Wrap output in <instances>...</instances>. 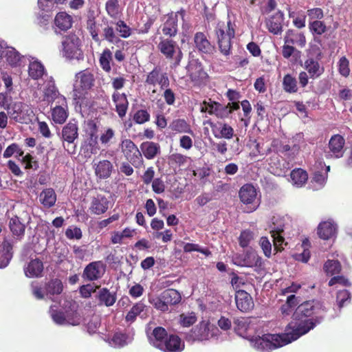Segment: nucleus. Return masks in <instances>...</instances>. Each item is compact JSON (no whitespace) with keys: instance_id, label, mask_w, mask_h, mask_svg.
Listing matches in <instances>:
<instances>
[{"instance_id":"obj_10","label":"nucleus","mask_w":352,"mask_h":352,"mask_svg":"<svg viewBox=\"0 0 352 352\" xmlns=\"http://www.w3.org/2000/svg\"><path fill=\"white\" fill-rule=\"evenodd\" d=\"M233 263L240 267H261L262 265V258L257 252L250 249L243 254H235L232 257Z\"/></svg>"},{"instance_id":"obj_8","label":"nucleus","mask_w":352,"mask_h":352,"mask_svg":"<svg viewBox=\"0 0 352 352\" xmlns=\"http://www.w3.org/2000/svg\"><path fill=\"white\" fill-rule=\"evenodd\" d=\"M61 52L63 56L68 60H80L84 58L80 40L76 34H69L63 38Z\"/></svg>"},{"instance_id":"obj_26","label":"nucleus","mask_w":352,"mask_h":352,"mask_svg":"<svg viewBox=\"0 0 352 352\" xmlns=\"http://www.w3.org/2000/svg\"><path fill=\"white\" fill-rule=\"evenodd\" d=\"M28 75L29 76L34 80H38L45 76L46 78L49 77L47 75L45 68L44 65L38 60L36 58H32L30 60V63L28 66Z\"/></svg>"},{"instance_id":"obj_61","label":"nucleus","mask_w":352,"mask_h":352,"mask_svg":"<svg viewBox=\"0 0 352 352\" xmlns=\"http://www.w3.org/2000/svg\"><path fill=\"white\" fill-rule=\"evenodd\" d=\"M197 316L194 312L182 314L179 316V323L182 326L188 327L195 323Z\"/></svg>"},{"instance_id":"obj_48","label":"nucleus","mask_w":352,"mask_h":352,"mask_svg":"<svg viewBox=\"0 0 352 352\" xmlns=\"http://www.w3.org/2000/svg\"><path fill=\"white\" fill-rule=\"evenodd\" d=\"M98 298L101 302L104 303L107 307L113 305L116 300L115 295L106 288H102L100 290Z\"/></svg>"},{"instance_id":"obj_1","label":"nucleus","mask_w":352,"mask_h":352,"mask_svg":"<svg viewBox=\"0 0 352 352\" xmlns=\"http://www.w3.org/2000/svg\"><path fill=\"white\" fill-rule=\"evenodd\" d=\"M314 301H307L300 305L294 314V319L280 334H264L262 336L247 338L251 346L261 352H269L296 340L308 333L316 326V322L310 318L316 313Z\"/></svg>"},{"instance_id":"obj_12","label":"nucleus","mask_w":352,"mask_h":352,"mask_svg":"<svg viewBox=\"0 0 352 352\" xmlns=\"http://www.w3.org/2000/svg\"><path fill=\"white\" fill-rule=\"evenodd\" d=\"M241 201L246 205H251V212L255 210L260 204V199L255 187L250 184L243 185L239 190Z\"/></svg>"},{"instance_id":"obj_6","label":"nucleus","mask_w":352,"mask_h":352,"mask_svg":"<svg viewBox=\"0 0 352 352\" xmlns=\"http://www.w3.org/2000/svg\"><path fill=\"white\" fill-rule=\"evenodd\" d=\"M239 109L238 102H229L226 105H223L219 102L209 100L204 101L201 107V112H208L210 115H214L220 119L227 118L232 113L233 111Z\"/></svg>"},{"instance_id":"obj_28","label":"nucleus","mask_w":352,"mask_h":352,"mask_svg":"<svg viewBox=\"0 0 352 352\" xmlns=\"http://www.w3.org/2000/svg\"><path fill=\"white\" fill-rule=\"evenodd\" d=\"M94 167L96 177L100 179L109 178L113 168L112 163L107 160L99 161Z\"/></svg>"},{"instance_id":"obj_16","label":"nucleus","mask_w":352,"mask_h":352,"mask_svg":"<svg viewBox=\"0 0 352 352\" xmlns=\"http://www.w3.org/2000/svg\"><path fill=\"white\" fill-rule=\"evenodd\" d=\"M207 123L211 128L212 133L216 138L230 140L234 135V129L226 122L220 121L214 122L211 120H208Z\"/></svg>"},{"instance_id":"obj_9","label":"nucleus","mask_w":352,"mask_h":352,"mask_svg":"<svg viewBox=\"0 0 352 352\" xmlns=\"http://www.w3.org/2000/svg\"><path fill=\"white\" fill-rule=\"evenodd\" d=\"M8 227L12 236L18 240H21L25 232V221L29 223L30 217L28 213L23 210L20 216L18 214H8Z\"/></svg>"},{"instance_id":"obj_17","label":"nucleus","mask_w":352,"mask_h":352,"mask_svg":"<svg viewBox=\"0 0 352 352\" xmlns=\"http://www.w3.org/2000/svg\"><path fill=\"white\" fill-rule=\"evenodd\" d=\"M158 48L167 58H172L174 54L177 51L174 64L175 66L179 64L182 57V54L181 50L178 47H176L175 43L174 41L168 39H164L159 43Z\"/></svg>"},{"instance_id":"obj_49","label":"nucleus","mask_w":352,"mask_h":352,"mask_svg":"<svg viewBox=\"0 0 352 352\" xmlns=\"http://www.w3.org/2000/svg\"><path fill=\"white\" fill-rule=\"evenodd\" d=\"M112 60V53L111 50L106 48L103 50L100 57V64L105 72H109L111 70V61Z\"/></svg>"},{"instance_id":"obj_41","label":"nucleus","mask_w":352,"mask_h":352,"mask_svg":"<svg viewBox=\"0 0 352 352\" xmlns=\"http://www.w3.org/2000/svg\"><path fill=\"white\" fill-rule=\"evenodd\" d=\"M55 25L61 30H67L72 27V18L67 13L61 12L56 14L54 19Z\"/></svg>"},{"instance_id":"obj_54","label":"nucleus","mask_w":352,"mask_h":352,"mask_svg":"<svg viewBox=\"0 0 352 352\" xmlns=\"http://www.w3.org/2000/svg\"><path fill=\"white\" fill-rule=\"evenodd\" d=\"M309 28L313 34L322 35L327 31L326 25L320 20L309 21Z\"/></svg>"},{"instance_id":"obj_62","label":"nucleus","mask_w":352,"mask_h":352,"mask_svg":"<svg viewBox=\"0 0 352 352\" xmlns=\"http://www.w3.org/2000/svg\"><path fill=\"white\" fill-rule=\"evenodd\" d=\"M84 149L87 150V155L90 157L92 154H96L100 150L98 143L97 142V137L91 135L88 142L85 144Z\"/></svg>"},{"instance_id":"obj_52","label":"nucleus","mask_w":352,"mask_h":352,"mask_svg":"<svg viewBox=\"0 0 352 352\" xmlns=\"http://www.w3.org/2000/svg\"><path fill=\"white\" fill-rule=\"evenodd\" d=\"M63 283L58 279H54L50 281L46 286L47 294H60L63 291Z\"/></svg>"},{"instance_id":"obj_3","label":"nucleus","mask_w":352,"mask_h":352,"mask_svg":"<svg viewBox=\"0 0 352 352\" xmlns=\"http://www.w3.org/2000/svg\"><path fill=\"white\" fill-rule=\"evenodd\" d=\"M216 35L221 54L228 56L232 47V39L235 35V25L230 20L226 23L224 22L218 23L216 28Z\"/></svg>"},{"instance_id":"obj_53","label":"nucleus","mask_w":352,"mask_h":352,"mask_svg":"<svg viewBox=\"0 0 352 352\" xmlns=\"http://www.w3.org/2000/svg\"><path fill=\"white\" fill-rule=\"evenodd\" d=\"M302 247L303 248L302 252L296 254L295 255V258L297 261L303 263H307L310 258V251L309 250V248L310 247V243L307 239H305L302 241Z\"/></svg>"},{"instance_id":"obj_11","label":"nucleus","mask_w":352,"mask_h":352,"mask_svg":"<svg viewBox=\"0 0 352 352\" xmlns=\"http://www.w3.org/2000/svg\"><path fill=\"white\" fill-rule=\"evenodd\" d=\"M345 140L340 135H333L327 147L324 151V156L327 159H338L343 156L344 153Z\"/></svg>"},{"instance_id":"obj_7","label":"nucleus","mask_w":352,"mask_h":352,"mask_svg":"<svg viewBox=\"0 0 352 352\" xmlns=\"http://www.w3.org/2000/svg\"><path fill=\"white\" fill-rule=\"evenodd\" d=\"M33 96L37 102L46 101L48 103L56 102L59 100L60 97H64L60 94L52 76L45 79L43 88L41 87L36 90Z\"/></svg>"},{"instance_id":"obj_36","label":"nucleus","mask_w":352,"mask_h":352,"mask_svg":"<svg viewBox=\"0 0 352 352\" xmlns=\"http://www.w3.org/2000/svg\"><path fill=\"white\" fill-rule=\"evenodd\" d=\"M284 41L285 44L304 47L306 43V38L303 33L298 32L294 30H288L285 33Z\"/></svg>"},{"instance_id":"obj_39","label":"nucleus","mask_w":352,"mask_h":352,"mask_svg":"<svg viewBox=\"0 0 352 352\" xmlns=\"http://www.w3.org/2000/svg\"><path fill=\"white\" fill-rule=\"evenodd\" d=\"M140 149L144 156L148 160L153 159L160 153V144L153 142H145L142 143Z\"/></svg>"},{"instance_id":"obj_31","label":"nucleus","mask_w":352,"mask_h":352,"mask_svg":"<svg viewBox=\"0 0 352 352\" xmlns=\"http://www.w3.org/2000/svg\"><path fill=\"white\" fill-rule=\"evenodd\" d=\"M56 194L53 188L43 190L38 195V201L45 208L53 207L56 202Z\"/></svg>"},{"instance_id":"obj_44","label":"nucleus","mask_w":352,"mask_h":352,"mask_svg":"<svg viewBox=\"0 0 352 352\" xmlns=\"http://www.w3.org/2000/svg\"><path fill=\"white\" fill-rule=\"evenodd\" d=\"M12 246L9 241L3 243V253L0 255V268H4L10 263L12 258Z\"/></svg>"},{"instance_id":"obj_57","label":"nucleus","mask_w":352,"mask_h":352,"mask_svg":"<svg viewBox=\"0 0 352 352\" xmlns=\"http://www.w3.org/2000/svg\"><path fill=\"white\" fill-rule=\"evenodd\" d=\"M115 138V131L111 128L104 129L100 135V143L105 146H109Z\"/></svg>"},{"instance_id":"obj_59","label":"nucleus","mask_w":352,"mask_h":352,"mask_svg":"<svg viewBox=\"0 0 352 352\" xmlns=\"http://www.w3.org/2000/svg\"><path fill=\"white\" fill-rule=\"evenodd\" d=\"M107 14L113 19H116L119 15V3L118 0H108L105 5Z\"/></svg>"},{"instance_id":"obj_43","label":"nucleus","mask_w":352,"mask_h":352,"mask_svg":"<svg viewBox=\"0 0 352 352\" xmlns=\"http://www.w3.org/2000/svg\"><path fill=\"white\" fill-rule=\"evenodd\" d=\"M161 294L162 295V298L166 301L168 305L178 304L182 300L180 293L173 289H166Z\"/></svg>"},{"instance_id":"obj_55","label":"nucleus","mask_w":352,"mask_h":352,"mask_svg":"<svg viewBox=\"0 0 352 352\" xmlns=\"http://www.w3.org/2000/svg\"><path fill=\"white\" fill-rule=\"evenodd\" d=\"M251 320L249 318H241L236 321V331L242 337H245V333L250 329Z\"/></svg>"},{"instance_id":"obj_34","label":"nucleus","mask_w":352,"mask_h":352,"mask_svg":"<svg viewBox=\"0 0 352 352\" xmlns=\"http://www.w3.org/2000/svg\"><path fill=\"white\" fill-rule=\"evenodd\" d=\"M43 270V262L38 258L31 260L24 267L25 274L29 278L41 276Z\"/></svg>"},{"instance_id":"obj_32","label":"nucleus","mask_w":352,"mask_h":352,"mask_svg":"<svg viewBox=\"0 0 352 352\" xmlns=\"http://www.w3.org/2000/svg\"><path fill=\"white\" fill-rule=\"evenodd\" d=\"M78 137V127L76 122H68L62 130V138L69 144L74 143Z\"/></svg>"},{"instance_id":"obj_5","label":"nucleus","mask_w":352,"mask_h":352,"mask_svg":"<svg viewBox=\"0 0 352 352\" xmlns=\"http://www.w3.org/2000/svg\"><path fill=\"white\" fill-rule=\"evenodd\" d=\"M94 75L89 69L80 71L75 75L74 98L78 100L77 102L94 87Z\"/></svg>"},{"instance_id":"obj_40","label":"nucleus","mask_w":352,"mask_h":352,"mask_svg":"<svg viewBox=\"0 0 352 352\" xmlns=\"http://www.w3.org/2000/svg\"><path fill=\"white\" fill-rule=\"evenodd\" d=\"M187 71L192 81L203 79L206 76V73L204 72L201 64L196 61L190 63L187 66Z\"/></svg>"},{"instance_id":"obj_63","label":"nucleus","mask_w":352,"mask_h":352,"mask_svg":"<svg viewBox=\"0 0 352 352\" xmlns=\"http://www.w3.org/2000/svg\"><path fill=\"white\" fill-rule=\"evenodd\" d=\"M21 162L26 169L36 170L38 168V163L35 157L30 154H26L21 157Z\"/></svg>"},{"instance_id":"obj_22","label":"nucleus","mask_w":352,"mask_h":352,"mask_svg":"<svg viewBox=\"0 0 352 352\" xmlns=\"http://www.w3.org/2000/svg\"><path fill=\"white\" fill-rule=\"evenodd\" d=\"M168 336L165 329L158 327L155 328L150 335H148V338L152 346L160 349L164 348V342H166Z\"/></svg>"},{"instance_id":"obj_60","label":"nucleus","mask_w":352,"mask_h":352,"mask_svg":"<svg viewBox=\"0 0 352 352\" xmlns=\"http://www.w3.org/2000/svg\"><path fill=\"white\" fill-rule=\"evenodd\" d=\"M324 270L327 274L334 275L341 270V265L338 261L328 260L324 265Z\"/></svg>"},{"instance_id":"obj_51","label":"nucleus","mask_w":352,"mask_h":352,"mask_svg":"<svg viewBox=\"0 0 352 352\" xmlns=\"http://www.w3.org/2000/svg\"><path fill=\"white\" fill-rule=\"evenodd\" d=\"M289 17L293 19V24L296 28L301 29L305 27L306 15L302 12L289 10Z\"/></svg>"},{"instance_id":"obj_4","label":"nucleus","mask_w":352,"mask_h":352,"mask_svg":"<svg viewBox=\"0 0 352 352\" xmlns=\"http://www.w3.org/2000/svg\"><path fill=\"white\" fill-rule=\"evenodd\" d=\"M219 330L208 321H201L186 336L188 342L205 341L211 338L218 339Z\"/></svg>"},{"instance_id":"obj_14","label":"nucleus","mask_w":352,"mask_h":352,"mask_svg":"<svg viewBox=\"0 0 352 352\" xmlns=\"http://www.w3.org/2000/svg\"><path fill=\"white\" fill-rule=\"evenodd\" d=\"M120 146L125 157L132 164H140L142 162L141 152L131 140L125 139L122 140Z\"/></svg>"},{"instance_id":"obj_18","label":"nucleus","mask_w":352,"mask_h":352,"mask_svg":"<svg viewBox=\"0 0 352 352\" xmlns=\"http://www.w3.org/2000/svg\"><path fill=\"white\" fill-rule=\"evenodd\" d=\"M68 117L67 103L65 97H60L56 106L52 109V119L56 124L64 123Z\"/></svg>"},{"instance_id":"obj_38","label":"nucleus","mask_w":352,"mask_h":352,"mask_svg":"<svg viewBox=\"0 0 352 352\" xmlns=\"http://www.w3.org/2000/svg\"><path fill=\"white\" fill-rule=\"evenodd\" d=\"M304 67L312 78L319 77L324 72L323 67L312 58H309L305 61Z\"/></svg>"},{"instance_id":"obj_13","label":"nucleus","mask_w":352,"mask_h":352,"mask_svg":"<svg viewBox=\"0 0 352 352\" xmlns=\"http://www.w3.org/2000/svg\"><path fill=\"white\" fill-rule=\"evenodd\" d=\"M8 113L15 121L23 123L30 120L33 112L28 104L22 102H14L12 103Z\"/></svg>"},{"instance_id":"obj_64","label":"nucleus","mask_w":352,"mask_h":352,"mask_svg":"<svg viewBox=\"0 0 352 352\" xmlns=\"http://www.w3.org/2000/svg\"><path fill=\"white\" fill-rule=\"evenodd\" d=\"M16 154V157H21L23 155V152L19 148V145L13 143L8 146L5 150L3 156L5 158H9Z\"/></svg>"},{"instance_id":"obj_29","label":"nucleus","mask_w":352,"mask_h":352,"mask_svg":"<svg viewBox=\"0 0 352 352\" xmlns=\"http://www.w3.org/2000/svg\"><path fill=\"white\" fill-rule=\"evenodd\" d=\"M164 345V348L160 349L164 352H181L184 349V343L175 335H169Z\"/></svg>"},{"instance_id":"obj_33","label":"nucleus","mask_w":352,"mask_h":352,"mask_svg":"<svg viewBox=\"0 0 352 352\" xmlns=\"http://www.w3.org/2000/svg\"><path fill=\"white\" fill-rule=\"evenodd\" d=\"M147 310L146 306L143 302H137L127 313L125 317L126 321L132 323L135 320L138 316H140L141 318H146L147 316Z\"/></svg>"},{"instance_id":"obj_15","label":"nucleus","mask_w":352,"mask_h":352,"mask_svg":"<svg viewBox=\"0 0 352 352\" xmlns=\"http://www.w3.org/2000/svg\"><path fill=\"white\" fill-rule=\"evenodd\" d=\"M106 271V265L102 261H94L89 263L84 269L82 277L89 281L101 278Z\"/></svg>"},{"instance_id":"obj_20","label":"nucleus","mask_w":352,"mask_h":352,"mask_svg":"<svg viewBox=\"0 0 352 352\" xmlns=\"http://www.w3.org/2000/svg\"><path fill=\"white\" fill-rule=\"evenodd\" d=\"M235 301L237 308L243 312L249 311L254 307V302L251 296L244 290L236 291Z\"/></svg>"},{"instance_id":"obj_35","label":"nucleus","mask_w":352,"mask_h":352,"mask_svg":"<svg viewBox=\"0 0 352 352\" xmlns=\"http://www.w3.org/2000/svg\"><path fill=\"white\" fill-rule=\"evenodd\" d=\"M7 63L11 67H21L25 63V56H21L14 47L10 46L5 54Z\"/></svg>"},{"instance_id":"obj_24","label":"nucleus","mask_w":352,"mask_h":352,"mask_svg":"<svg viewBox=\"0 0 352 352\" xmlns=\"http://www.w3.org/2000/svg\"><path fill=\"white\" fill-rule=\"evenodd\" d=\"M337 230V225L332 221L321 222L318 226V234L320 238L328 240L333 238Z\"/></svg>"},{"instance_id":"obj_58","label":"nucleus","mask_w":352,"mask_h":352,"mask_svg":"<svg viewBox=\"0 0 352 352\" xmlns=\"http://www.w3.org/2000/svg\"><path fill=\"white\" fill-rule=\"evenodd\" d=\"M336 302L340 309L349 305L351 302L349 292L346 289L340 290L337 294Z\"/></svg>"},{"instance_id":"obj_25","label":"nucleus","mask_w":352,"mask_h":352,"mask_svg":"<svg viewBox=\"0 0 352 352\" xmlns=\"http://www.w3.org/2000/svg\"><path fill=\"white\" fill-rule=\"evenodd\" d=\"M194 42L195 47L201 53L210 54L214 50V46L211 45L207 36L203 32H197L195 34Z\"/></svg>"},{"instance_id":"obj_46","label":"nucleus","mask_w":352,"mask_h":352,"mask_svg":"<svg viewBox=\"0 0 352 352\" xmlns=\"http://www.w3.org/2000/svg\"><path fill=\"white\" fill-rule=\"evenodd\" d=\"M170 129L177 133H186L192 134L190 126L182 119L174 120L170 125Z\"/></svg>"},{"instance_id":"obj_45","label":"nucleus","mask_w":352,"mask_h":352,"mask_svg":"<svg viewBox=\"0 0 352 352\" xmlns=\"http://www.w3.org/2000/svg\"><path fill=\"white\" fill-rule=\"evenodd\" d=\"M285 227L284 218L279 215H274L271 219L270 233L271 234H277L283 233Z\"/></svg>"},{"instance_id":"obj_21","label":"nucleus","mask_w":352,"mask_h":352,"mask_svg":"<svg viewBox=\"0 0 352 352\" xmlns=\"http://www.w3.org/2000/svg\"><path fill=\"white\" fill-rule=\"evenodd\" d=\"M146 82L154 86L158 84L162 89L168 87L170 84L166 74L160 72L157 69H154L148 74Z\"/></svg>"},{"instance_id":"obj_19","label":"nucleus","mask_w":352,"mask_h":352,"mask_svg":"<svg viewBox=\"0 0 352 352\" xmlns=\"http://www.w3.org/2000/svg\"><path fill=\"white\" fill-rule=\"evenodd\" d=\"M321 167L320 170H315L313 177L311 180V188L318 190L324 187L327 179L328 172L330 170V166L319 163Z\"/></svg>"},{"instance_id":"obj_42","label":"nucleus","mask_w":352,"mask_h":352,"mask_svg":"<svg viewBox=\"0 0 352 352\" xmlns=\"http://www.w3.org/2000/svg\"><path fill=\"white\" fill-rule=\"evenodd\" d=\"M291 182L296 187L302 186L307 181L308 176L306 171L301 168L294 169L290 174Z\"/></svg>"},{"instance_id":"obj_56","label":"nucleus","mask_w":352,"mask_h":352,"mask_svg":"<svg viewBox=\"0 0 352 352\" xmlns=\"http://www.w3.org/2000/svg\"><path fill=\"white\" fill-rule=\"evenodd\" d=\"M267 161L268 162L270 171L275 175H279L281 171V166L278 153H274Z\"/></svg>"},{"instance_id":"obj_47","label":"nucleus","mask_w":352,"mask_h":352,"mask_svg":"<svg viewBox=\"0 0 352 352\" xmlns=\"http://www.w3.org/2000/svg\"><path fill=\"white\" fill-rule=\"evenodd\" d=\"M177 21L175 16H170L164 23L162 32L164 34L173 36L177 33Z\"/></svg>"},{"instance_id":"obj_2","label":"nucleus","mask_w":352,"mask_h":352,"mask_svg":"<svg viewBox=\"0 0 352 352\" xmlns=\"http://www.w3.org/2000/svg\"><path fill=\"white\" fill-rule=\"evenodd\" d=\"M50 314L53 321L58 325H78L81 322V317L76 310L74 303L64 300L61 308L58 309L55 305H52Z\"/></svg>"},{"instance_id":"obj_37","label":"nucleus","mask_w":352,"mask_h":352,"mask_svg":"<svg viewBox=\"0 0 352 352\" xmlns=\"http://www.w3.org/2000/svg\"><path fill=\"white\" fill-rule=\"evenodd\" d=\"M283 14L280 12L275 13L266 21V25L268 30L274 34H278L281 33L283 29Z\"/></svg>"},{"instance_id":"obj_27","label":"nucleus","mask_w":352,"mask_h":352,"mask_svg":"<svg viewBox=\"0 0 352 352\" xmlns=\"http://www.w3.org/2000/svg\"><path fill=\"white\" fill-rule=\"evenodd\" d=\"M133 340L132 333L116 332L111 338H108L107 342L111 346L120 348L131 343Z\"/></svg>"},{"instance_id":"obj_23","label":"nucleus","mask_w":352,"mask_h":352,"mask_svg":"<svg viewBox=\"0 0 352 352\" xmlns=\"http://www.w3.org/2000/svg\"><path fill=\"white\" fill-rule=\"evenodd\" d=\"M109 208V201L102 195H97L92 197L89 210L94 214H104Z\"/></svg>"},{"instance_id":"obj_50","label":"nucleus","mask_w":352,"mask_h":352,"mask_svg":"<svg viewBox=\"0 0 352 352\" xmlns=\"http://www.w3.org/2000/svg\"><path fill=\"white\" fill-rule=\"evenodd\" d=\"M283 87L284 90L287 93H296L298 91L297 81L296 78L290 74H287L284 76Z\"/></svg>"},{"instance_id":"obj_30","label":"nucleus","mask_w":352,"mask_h":352,"mask_svg":"<svg viewBox=\"0 0 352 352\" xmlns=\"http://www.w3.org/2000/svg\"><path fill=\"white\" fill-rule=\"evenodd\" d=\"M113 101L116 105V111L120 118H123L126 113L129 102L124 94L115 91L112 95Z\"/></svg>"}]
</instances>
